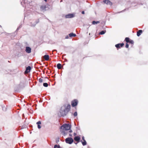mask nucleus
Instances as JSON below:
<instances>
[{"label": "nucleus", "mask_w": 148, "mask_h": 148, "mask_svg": "<svg viewBox=\"0 0 148 148\" xmlns=\"http://www.w3.org/2000/svg\"><path fill=\"white\" fill-rule=\"evenodd\" d=\"M62 0H61V1H60V2H62Z\"/></svg>", "instance_id": "44"}, {"label": "nucleus", "mask_w": 148, "mask_h": 148, "mask_svg": "<svg viewBox=\"0 0 148 148\" xmlns=\"http://www.w3.org/2000/svg\"><path fill=\"white\" fill-rule=\"evenodd\" d=\"M69 136H72V135L71 134H69Z\"/></svg>", "instance_id": "38"}, {"label": "nucleus", "mask_w": 148, "mask_h": 148, "mask_svg": "<svg viewBox=\"0 0 148 148\" xmlns=\"http://www.w3.org/2000/svg\"><path fill=\"white\" fill-rule=\"evenodd\" d=\"M65 142L67 143L70 144H71L73 142V140L72 138L71 137H69L66 138L65 139Z\"/></svg>", "instance_id": "3"}, {"label": "nucleus", "mask_w": 148, "mask_h": 148, "mask_svg": "<svg viewBox=\"0 0 148 148\" xmlns=\"http://www.w3.org/2000/svg\"><path fill=\"white\" fill-rule=\"evenodd\" d=\"M81 142H82V145L83 146H85L86 145L87 143L86 141L85 140H84L83 141H82V140L81 141Z\"/></svg>", "instance_id": "17"}, {"label": "nucleus", "mask_w": 148, "mask_h": 148, "mask_svg": "<svg viewBox=\"0 0 148 148\" xmlns=\"http://www.w3.org/2000/svg\"><path fill=\"white\" fill-rule=\"evenodd\" d=\"M82 140L83 141H84V140H85V139H84V136H83V137H82Z\"/></svg>", "instance_id": "33"}, {"label": "nucleus", "mask_w": 148, "mask_h": 148, "mask_svg": "<svg viewBox=\"0 0 148 148\" xmlns=\"http://www.w3.org/2000/svg\"><path fill=\"white\" fill-rule=\"evenodd\" d=\"M36 124L37 125H40L41 124V122L40 121H38L36 123Z\"/></svg>", "instance_id": "27"}, {"label": "nucleus", "mask_w": 148, "mask_h": 148, "mask_svg": "<svg viewBox=\"0 0 148 148\" xmlns=\"http://www.w3.org/2000/svg\"><path fill=\"white\" fill-rule=\"evenodd\" d=\"M80 139V137L79 136H76L74 138V140L77 142L78 143L79 142Z\"/></svg>", "instance_id": "12"}, {"label": "nucleus", "mask_w": 148, "mask_h": 148, "mask_svg": "<svg viewBox=\"0 0 148 148\" xmlns=\"http://www.w3.org/2000/svg\"><path fill=\"white\" fill-rule=\"evenodd\" d=\"M44 1H45V2H47V0H44Z\"/></svg>", "instance_id": "41"}, {"label": "nucleus", "mask_w": 148, "mask_h": 148, "mask_svg": "<svg viewBox=\"0 0 148 148\" xmlns=\"http://www.w3.org/2000/svg\"><path fill=\"white\" fill-rule=\"evenodd\" d=\"M19 29H20V28L19 27H18L16 29V31L18 30Z\"/></svg>", "instance_id": "37"}, {"label": "nucleus", "mask_w": 148, "mask_h": 148, "mask_svg": "<svg viewBox=\"0 0 148 148\" xmlns=\"http://www.w3.org/2000/svg\"><path fill=\"white\" fill-rule=\"evenodd\" d=\"M69 36L70 37H75L76 36V35L73 33H71L69 34Z\"/></svg>", "instance_id": "15"}, {"label": "nucleus", "mask_w": 148, "mask_h": 148, "mask_svg": "<svg viewBox=\"0 0 148 148\" xmlns=\"http://www.w3.org/2000/svg\"><path fill=\"white\" fill-rule=\"evenodd\" d=\"M25 51L27 53H30L31 52V49L29 47H25Z\"/></svg>", "instance_id": "7"}, {"label": "nucleus", "mask_w": 148, "mask_h": 148, "mask_svg": "<svg viewBox=\"0 0 148 148\" xmlns=\"http://www.w3.org/2000/svg\"><path fill=\"white\" fill-rule=\"evenodd\" d=\"M74 15L72 14H69L65 16L66 18H71L74 17Z\"/></svg>", "instance_id": "9"}, {"label": "nucleus", "mask_w": 148, "mask_h": 148, "mask_svg": "<svg viewBox=\"0 0 148 148\" xmlns=\"http://www.w3.org/2000/svg\"><path fill=\"white\" fill-rule=\"evenodd\" d=\"M43 85L45 87H47L48 86V84L47 83H44L43 84Z\"/></svg>", "instance_id": "22"}, {"label": "nucleus", "mask_w": 148, "mask_h": 148, "mask_svg": "<svg viewBox=\"0 0 148 148\" xmlns=\"http://www.w3.org/2000/svg\"><path fill=\"white\" fill-rule=\"evenodd\" d=\"M43 58L46 61H47L49 59V56L48 55H46L43 56Z\"/></svg>", "instance_id": "13"}, {"label": "nucleus", "mask_w": 148, "mask_h": 148, "mask_svg": "<svg viewBox=\"0 0 148 148\" xmlns=\"http://www.w3.org/2000/svg\"><path fill=\"white\" fill-rule=\"evenodd\" d=\"M130 43H131L132 45H133L134 42L133 40H131L129 42Z\"/></svg>", "instance_id": "23"}, {"label": "nucleus", "mask_w": 148, "mask_h": 148, "mask_svg": "<svg viewBox=\"0 0 148 148\" xmlns=\"http://www.w3.org/2000/svg\"><path fill=\"white\" fill-rule=\"evenodd\" d=\"M61 116H65L68 112L64 109V107H62L60 111Z\"/></svg>", "instance_id": "2"}, {"label": "nucleus", "mask_w": 148, "mask_h": 148, "mask_svg": "<svg viewBox=\"0 0 148 148\" xmlns=\"http://www.w3.org/2000/svg\"><path fill=\"white\" fill-rule=\"evenodd\" d=\"M126 42L127 43H128L129 42L130 40V38H129L126 37L125 38V39Z\"/></svg>", "instance_id": "20"}, {"label": "nucleus", "mask_w": 148, "mask_h": 148, "mask_svg": "<svg viewBox=\"0 0 148 148\" xmlns=\"http://www.w3.org/2000/svg\"><path fill=\"white\" fill-rule=\"evenodd\" d=\"M100 23V22L99 21H93L92 22V24L93 25H95L96 24H97L98 23Z\"/></svg>", "instance_id": "18"}, {"label": "nucleus", "mask_w": 148, "mask_h": 148, "mask_svg": "<svg viewBox=\"0 0 148 148\" xmlns=\"http://www.w3.org/2000/svg\"><path fill=\"white\" fill-rule=\"evenodd\" d=\"M46 8V7L45 5H42L40 7L41 9L43 10L45 9Z\"/></svg>", "instance_id": "21"}, {"label": "nucleus", "mask_w": 148, "mask_h": 148, "mask_svg": "<svg viewBox=\"0 0 148 148\" xmlns=\"http://www.w3.org/2000/svg\"><path fill=\"white\" fill-rule=\"evenodd\" d=\"M57 68L58 69H60L62 68L61 64L60 63H58L57 64Z\"/></svg>", "instance_id": "16"}, {"label": "nucleus", "mask_w": 148, "mask_h": 148, "mask_svg": "<svg viewBox=\"0 0 148 148\" xmlns=\"http://www.w3.org/2000/svg\"><path fill=\"white\" fill-rule=\"evenodd\" d=\"M59 138H57L56 140V143H58L59 142Z\"/></svg>", "instance_id": "30"}, {"label": "nucleus", "mask_w": 148, "mask_h": 148, "mask_svg": "<svg viewBox=\"0 0 148 148\" xmlns=\"http://www.w3.org/2000/svg\"><path fill=\"white\" fill-rule=\"evenodd\" d=\"M89 35H90V33H89Z\"/></svg>", "instance_id": "43"}, {"label": "nucleus", "mask_w": 148, "mask_h": 148, "mask_svg": "<svg viewBox=\"0 0 148 148\" xmlns=\"http://www.w3.org/2000/svg\"><path fill=\"white\" fill-rule=\"evenodd\" d=\"M69 38V36H66V37H65V38H66V39H68V38Z\"/></svg>", "instance_id": "32"}, {"label": "nucleus", "mask_w": 148, "mask_h": 148, "mask_svg": "<svg viewBox=\"0 0 148 148\" xmlns=\"http://www.w3.org/2000/svg\"><path fill=\"white\" fill-rule=\"evenodd\" d=\"M19 29H20V28L19 27H18L16 29V31L18 30Z\"/></svg>", "instance_id": "36"}, {"label": "nucleus", "mask_w": 148, "mask_h": 148, "mask_svg": "<svg viewBox=\"0 0 148 148\" xmlns=\"http://www.w3.org/2000/svg\"><path fill=\"white\" fill-rule=\"evenodd\" d=\"M62 107H64V109L68 112L70 110L71 106L69 104H68L66 106L65 105Z\"/></svg>", "instance_id": "5"}, {"label": "nucleus", "mask_w": 148, "mask_h": 148, "mask_svg": "<svg viewBox=\"0 0 148 148\" xmlns=\"http://www.w3.org/2000/svg\"><path fill=\"white\" fill-rule=\"evenodd\" d=\"M142 33V30H139L137 33V35L138 36H139Z\"/></svg>", "instance_id": "14"}, {"label": "nucleus", "mask_w": 148, "mask_h": 148, "mask_svg": "<svg viewBox=\"0 0 148 148\" xmlns=\"http://www.w3.org/2000/svg\"><path fill=\"white\" fill-rule=\"evenodd\" d=\"M39 81L40 82V83H42V82H43V80L42 79H41V78H40L39 79Z\"/></svg>", "instance_id": "24"}, {"label": "nucleus", "mask_w": 148, "mask_h": 148, "mask_svg": "<svg viewBox=\"0 0 148 148\" xmlns=\"http://www.w3.org/2000/svg\"><path fill=\"white\" fill-rule=\"evenodd\" d=\"M57 148H60V145H58Z\"/></svg>", "instance_id": "35"}, {"label": "nucleus", "mask_w": 148, "mask_h": 148, "mask_svg": "<svg viewBox=\"0 0 148 148\" xmlns=\"http://www.w3.org/2000/svg\"><path fill=\"white\" fill-rule=\"evenodd\" d=\"M45 78H47V77H45Z\"/></svg>", "instance_id": "42"}, {"label": "nucleus", "mask_w": 148, "mask_h": 148, "mask_svg": "<svg viewBox=\"0 0 148 148\" xmlns=\"http://www.w3.org/2000/svg\"><path fill=\"white\" fill-rule=\"evenodd\" d=\"M73 115L74 116H77V112H75L74 113V114H73Z\"/></svg>", "instance_id": "25"}, {"label": "nucleus", "mask_w": 148, "mask_h": 148, "mask_svg": "<svg viewBox=\"0 0 148 148\" xmlns=\"http://www.w3.org/2000/svg\"><path fill=\"white\" fill-rule=\"evenodd\" d=\"M78 103V101L76 99H75L72 101L71 105L73 107L76 106Z\"/></svg>", "instance_id": "4"}, {"label": "nucleus", "mask_w": 148, "mask_h": 148, "mask_svg": "<svg viewBox=\"0 0 148 148\" xmlns=\"http://www.w3.org/2000/svg\"><path fill=\"white\" fill-rule=\"evenodd\" d=\"M125 47L126 48H128L129 47V45L127 43L126 44Z\"/></svg>", "instance_id": "28"}, {"label": "nucleus", "mask_w": 148, "mask_h": 148, "mask_svg": "<svg viewBox=\"0 0 148 148\" xmlns=\"http://www.w3.org/2000/svg\"><path fill=\"white\" fill-rule=\"evenodd\" d=\"M31 70V67L30 66H29L26 67V70L25 71V73H28L30 72Z\"/></svg>", "instance_id": "11"}, {"label": "nucleus", "mask_w": 148, "mask_h": 148, "mask_svg": "<svg viewBox=\"0 0 148 148\" xmlns=\"http://www.w3.org/2000/svg\"><path fill=\"white\" fill-rule=\"evenodd\" d=\"M82 13L83 14H84V11H82Z\"/></svg>", "instance_id": "34"}, {"label": "nucleus", "mask_w": 148, "mask_h": 148, "mask_svg": "<svg viewBox=\"0 0 148 148\" xmlns=\"http://www.w3.org/2000/svg\"><path fill=\"white\" fill-rule=\"evenodd\" d=\"M74 136H75L76 135V134L75 133H74Z\"/></svg>", "instance_id": "40"}, {"label": "nucleus", "mask_w": 148, "mask_h": 148, "mask_svg": "<svg viewBox=\"0 0 148 148\" xmlns=\"http://www.w3.org/2000/svg\"><path fill=\"white\" fill-rule=\"evenodd\" d=\"M124 45V44L123 43H119V44L116 45H115V46L116 48L118 49V48H120V46L121 47H122Z\"/></svg>", "instance_id": "10"}, {"label": "nucleus", "mask_w": 148, "mask_h": 148, "mask_svg": "<svg viewBox=\"0 0 148 148\" xmlns=\"http://www.w3.org/2000/svg\"><path fill=\"white\" fill-rule=\"evenodd\" d=\"M2 110H3L4 111H5L6 110V108L5 107H2Z\"/></svg>", "instance_id": "26"}, {"label": "nucleus", "mask_w": 148, "mask_h": 148, "mask_svg": "<svg viewBox=\"0 0 148 148\" xmlns=\"http://www.w3.org/2000/svg\"><path fill=\"white\" fill-rule=\"evenodd\" d=\"M37 127H38V128L39 129H40L41 128V127L40 125H38Z\"/></svg>", "instance_id": "29"}, {"label": "nucleus", "mask_w": 148, "mask_h": 148, "mask_svg": "<svg viewBox=\"0 0 148 148\" xmlns=\"http://www.w3.org/2000/svg\"><path fill=\"white\" fill-rule=\"evenodd\" d=\"M71 127V125H69V124H64L61 126L60 131L64 136H65L67 135V133L65 132V130H69V132L70 133L72 132V130H70Z\"/></svg>", "instance_id": "1"}, {"label": "nucleus", "mask_w": 148, "mask_h": 148, "mask_svg": "<svg viewBox=\"0 0 148 148\" xmlns=\"http://www.w3.org/2000/svg\"><path fill=\"white\" fill-rule=\"evenodd\" d=\"M20 28L21 27V25H20L18 27Z\"/></svg>", "instance_id": "39"}, {"label": "nucleus", "mask_w": 148, "mask_h": 148, "mask_svg": "<svg viewBox=\"0 0 148 148\" xmlns=\"http://www.w3.org/2000/svg\"><path fill=\"white\" fill-rule=\"evenodd\" d=\"M58 146V145H54V148H57Z\"/></svg>", "instance_id": "31"}, {"label": "nucleus", "mask_w": 148, "mask_h": 148, "mask_svg": "<svg viewBox=\"0 0 148 148\" xmlns=\"http://www.w3.org/2000/svg\"><path fill=\"white\" fill-rule=\"evenodd\" d=\"M103 2L105 3H106L107 5H112V3L111 1L108 0H103Z\"/></svg>", "instance_id": "8"}, {"label": "nucleus", "mask_w": 148, "mask_h": 148, "mask_svg": "<svg viewBox=\"0 0 148 148\" xmlns=\"http://www.w3.org/2000/svg\"><path fill=\"white\" fill-rule=\"evenodd\" d=\"M105 32H106V31L105 30V31H103H103H101L99 33V34H101V35H103V34H104Z\"/></svg>", "instance_id": "19"}, {"label": "nucleus", "mask_w": 148, "mask_h": 148, "mask_svg": "<svg viewBox=\"0 0 148 148\" xmlns=\"http://www.w3.org/2000/svg\"><path fill=\"white\" fill-rule=\"evenodd\" d=\"M39 22V20L38 19L34 22H32L31 23V26L32 27H34Z\"/></svg>", "instance_id": "6"}]
</instances>
